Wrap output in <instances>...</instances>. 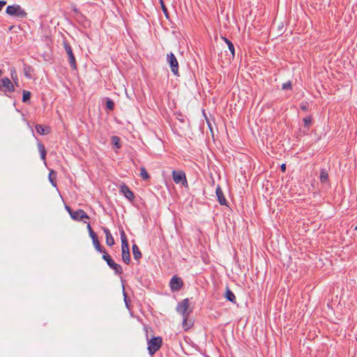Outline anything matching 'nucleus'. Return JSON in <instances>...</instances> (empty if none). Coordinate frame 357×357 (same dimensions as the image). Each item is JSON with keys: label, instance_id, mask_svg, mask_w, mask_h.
Wrapping results in <instances>:
<instances>
[{"label": "nucleus", "instance_id": "obj_34", "mask_svg": "<svg viewBox=\"0 0 357 357\" xmlns=\"http://www.w3.org/2000/svg\"><path fill=\"white\" fill-rule=\"evenodd\" d=\"M282 89L283 90H287L291 89V84L290 82L283 83L282 85Z\"/></svg>", "mask_w": 357, "mask_h": 357}, {"label": "nucleus", "instance_id": "obj_26", "mask_svg": "<svg viewBox=\"0 0 357 357\" xmlns=\"http://www.w3.org/2000/svg\"><path fill=\"white\" fill-rule=\"evenodd\" d=\"M56 177V172L54 170H50V172L49 173L48 178H49L50 183H52V185L54 187L56 186V183L55 182Z\"/></svg>", "mask_w": 357, "mask_h": 357}, {"label": "nucleus", "instance_id": "obj_9", "mask_svg": "<svg viewBox=\"0 0 357 357\" xmlns=\"http://www.w3.org/2000/svg\"><path fill=\"white\" fill-rule=\"evenodd\" d=\"M70 217L76 221H84L85 223H86V221L84 220V219H89V216L82 209H78L77 211H73V212H70Z\"/></svg>", "mask_w": 357, "mask_h": 357}, {"label": "nucleus", "instance_id": "obj_16", "mask_svg": "<svg viewBox=\"0 0 357 357\" xmlns=\"http://www.w3.org/2000/svg\"><path fill=\"white\" fill-rule=\"evenodd\" d=\"M37 146H38V149L40 153V155L41 160L43 161H45L46 155H47V151L45 149L44 144L42 142H38L37 144Z\"/></svg>", "mask_w": 357, "mask_h": 357}, {"label": "nucleus", "instance_id": "obj_27", "mask_svg": "<svg viewBox=\"0 0 357 357\" xmlns=\"http://www.w3.org/2000/svg\"><path fill=\"white\" fill-rule=\"evenodd\" d=\"M106 107L109 110L112 111L114 109V102L112 100L109 98H106Z\"/></svg>", "mask_w": 357, "mask_h": 357}, {"label": "nucleus", "instance_id": "obj_44", "mask_svg": "<svg viewBox=\"0 0 357 357\" xmlns=\"http://www.w3.org/2000/svg\"><path fill=\"white\" fill-rule=\"evenodd\" d=\"M177 127H179L180 128H181V132H183V130H184L187 127H185L184 126H183V127L181 128V126H177Z\"/></svg>", "mask_w": 357, "mask_h": 357}, {"label": "nucleus", "instance_id": "obj_37", "mask_svg": "<svg viewBox=\"0 0 357 357\" xmlns=\"http://www.w3.org/2000/svg\"><path fill=\"white\" fill-rule=\"evenodd\" d=\"M6 4V1H0V11L2 10L3 7Z\"/></svg>", "mask_w": 357, "mask_h": 357}, {"label": "nucleus", "instance_id": "obj_17", "mask_svg": "<svg viewBox=\"0 0 357 357\" xmlns=\"http://www.w3.org/2000/svg\"><path fill=\"white\" fill-rule=\"evenodd\" d=\"M122 260L126 264H129L130 261V255L129 248H121Z\"/></svg>", "mask_w": 357, "mask_h": 357}, {"label": "nucleus", "instance_id": "obj_19", "mask_svg": "<svg viewBox=\"0 0 357 357\" xmlns=\"http://www.w3.org/2000/svg\"><path fill=\"white\" fill-rule=\"evenodd\" d=\"M36 130L40 135H46L50 132V128L41 124H37L36 126Z\"/></svg>", "mask_w": 357, "mask_h": 357}, {"label": "nucleus", "instance_id": "obj_33", "mask_svg": "<svg viewBox=\"0 0 357 357\" xmlns=\"http://www.w3.org/2000/svg\"><path fill=\"white\" fill-rule=\"evenodd\" d=\"M11 77L14 80L15 84L17 86V76L15 69H11Z\"/></svg>", "mask_w": 357, "mask_h": 357}, {"label": "nucleus", "instance_id": "obj_12", "mask_svg": "<svg viewBox=\"0 0 357 357\" xmlns=\"http://www.w3.org/2000/svg\"><path fill=\"white\" fill-rule=\"evenodd\" d=\"M215 193L217 195L218 201L222 206H228L227 200L226 199L224 193L220 185H218L215 189Z\"/></svg>", "mask_w": 357, "mask_h": 357}, {"label": "nucleus", "instance_id": "obj_38", "mask_svg": "<svg viewBox=\"0 0 357 357\" xmlns=\"http://www.w3.org/2000/svg\"><path fill=\"white\" fill-rule=\"evenodd\" d=\"M222 40L225 42V43L227 45L229 44L230 43H231V40H229L228 38H227L226 37H222Z\"/></svg>", "mask_w": 357, "mask_h": 357}, {"label": "nucleus", "instance_id": "obj_6", "mask_svg": "<svg viewBox=\"0 0 357 357\" xmlns=\"http://www.w3.org/2000/svg\"><path fill=\"white\" fill-rule=\"evenodd\" d=\"M172 178L174 183L176 184L181 183L183 185L188 184L185 174L182 170H173L172 172Z\"/></svg>", "mask_w": 357, "mask_h": 357}, {"label": "nucleus", "instance_id": "obj_30", "mask_svg": "<svg viewBox=\"0 0 357 357\" xmlns=\"http://www.w3.org/2000/svg\"><path fill=\"white\" fill-rule=\"evenodd\" d=\"M87 229L89 231V234L90 237L91 238V239L98 236L97 234L92 229L89 223H87Z\"/></svg>", "mask_w": 357, "mask_h": 357}, {"label": "nucleus", "instance_id": "obj_24", "mask_svg": "<svg viewBox=\"0 0 357 357\" xmlns=\"http://www.w3.org/2000/svg\"><path fill=\"white\" fill-rule=\"evenodd\" d=\"M319 178H320V181L322 183L328 182V174L326 169H321Z\"/></svg>", "mask_w": 357, "mask_h": 357}, {"label": "nucleus", "instance_id": "obj_43", "mask_svg": "<svg viewBox=\"0 0 357 357\" xmlns=\"http://www.w3.org/2000/svg\"><path fill=\"white\" fill-rule=\"evenodd\" d=\"M124 301H125V303H126L127 307H128V298H127V296H126V295L125 294H124Z\"/></svg>", "mask_w": 357, "mask_h": 357}, {"label": "nucleus", "instance_id": "obj_11", "mask_svg": "<svg viewBox=\"0 0 357 357\" xmlns=\"http://www.w3.org/2000/svg\"><path fill=\"white\" fill-rule=\"evenodd\" d=\"M176 115V119L178 120V122L174 126V131L177 134H178V132L180 130L177 128V126H180V124H183V126H184L185 127H188L189 123H188V119L182 114L178 113Z\"/></svg>", "mask_w": 357, "mask_h": 357}, {"label": "nucleus", "instance_id": "obj_21", "mask_svg": "<svg viewBox=\"0 0 357 357\" xmlns=\"http://www.w3.org/2000/svg\"><path fill=\"white\" fill-rule=\"evenodd\" d=\"M188 316L189 315H185V317H183L182 325L185 331L189 329L192 325L191 320L188 319Z\"/></svg>", "mask_w": 357, "mask_h": 357}, {"label": "nucleus", "instance_id": "obj_42", "mask_svg": "<svg viewBox=\"0 0 357 357\" xmlns=\"http://www.w3.org/2000/svg\"><path fill=\"white\" fill-rule=\"evenodd\" d=\"M66 209L68 211L70 215V212H73V210H72L71 208L68 206H66Z\"/></svg>", "mask_w": 357, "mask_h": 357}, {"label": "nucleus", "instance_id": "obj_29", "mask_svg": "<svg viewBox=\"0 0 357 357\" xmlns=\"http://www.w3.org/2000/svg\"><path fill=\"white\" fill-rule=\"evenodd\" d=\"M140 176L144 180H146L149 178V175L144 167L140 168Z\"/></svg>", "mask_w": 357, "mask_h": 357}, {"label": "nucleus", "instance_id": "obj_7", "mask_svg": "<svg viewBox=\"0 0 357 357\" xmlns=\"http://www.w3.org/2000/svg\"><path fill=\"white\" fill-rule=\"evenodd\" d=\"M167 61L169 63L172 72L175 75H178V61L172 52L167 54Z\"/></svg>", "mask_w": 357, "mask_h": 357}, {"label": "nucleus", "instance_id": "obj_25", "mask_svg": "<svg viewBox=\"0 0 357 357\" xmlns=\"http://www.w3.org/2000/svg\"><path fill=\"white\" fill-rule=\"evenodd\" d=\"M112 145L117 149L121 147V139L118 136H113L111 138Z\"/></svg>", "mask_w": 357, "mask_h": 357}, {"label": "nucleus", "instance_id": "obj_28", "mask_svg": "<svg viewBox=\"0 0 357 357\" xmlns=\"http://www.w3.org/2000/svg\"><path fill=\"white\" fill-rule=\"evenodd\" d=\"M31 98V92L29 91L24 90L23 96H22V102H26L30 100Z\"/></svg>", "mask_w": 357, "mask_h": 357}, {"label": "nucleus", "instance_id": "obj_8", "mask_svg": "<svg viewBox=\"0 0 357 357\" xmlns=\"http://www.w3.org/2000/svg\"><path fill=\"white\" fill-rule=\"evenodd\" d=\"M63 47H64V49H65V50L66 52V54L68 55V61H69V63L70 65V67L73 69L76 70L77 69V63H76L75 57L74 54L73 52V50L71 48V46L67 42H64L63 43Z\"/></svg>", "mask_w": 357, "mask_h": 357}, {"label": "nucleus", "instance_id": "obj_13", "mask_svg": "<svg viewBox=\"0 0 357 357\" xmlns=\"http://www.w3.org/2000/svg\"><path fill=\"white\" fill-rule=\"evenodd\" d=\"M121 192L123 193L124 196L130 201H132L135 198L134 193L130 190L128 186L126 185V184H123L121 186Z\"/></svg>", "mask_w": 357, "mask_h": 357}, {"label": "nucleus", "instance_id": "obj_3", "mask_svg": "<svg viewBox=\"0 0 357 357\" xmlns=\"http://www.w3.org/2000/svg\"><path fill=\"white\" fill-rule=\"evenodd\" d=\"M146 336L148 342V350L149 354L151 356L153 355L156 352V337L153 335H151V338H149V329L151 332H153L152 329L150 328L145 327Z\"/></svg>", "mask_w": 357, "mask_h": 357}, {"label": "nucleus", "instance_id": "obj_32", "mask_svg": "<svg viewBox=\"0 0 357 357\" xmlns=\"http://www.w3.org/2000/svg\"><path fill=\"white\" fill-rule=\"evenodd\" d=\"M227 46H228L229 50L230 51V52L231 54L232 58H234V56H235V47H234V44L231 42L229 44H228Z\"/></svg>", "mask_w": 357, "mask_h": 357}, {"label": "nucleus", "instance_id": "obj_10", "mask_svg": "<svg viewBox=\"0 0 357 357\" xmlns=\"http://www.w3.org/2000/svg\"><path fill=\"white\" fill-rule=\"evenodd\" d=\"M183 285V282L182 279L176 275L173 276L170 280L169 286L172 291L180 290Z\"/></svg>", "mask_w": 357, "mask_h": 357}, {"label": "nucleus", "instance_id": "obj_2", "mask_svg": "<svg viewBox=\"0 0 357 357\" xmlns=\"http://www.w3.org/2000/svg\"><path fill=\"white\" fill-rule=\"evenodd\" d=\"M0 91L6 96H8V93L15 91L14 84L8 77H3L0 79Z\"/></svg>", "mask_w": 357, "mask_h": 357}, {"label": "nucleus", "instance_id": "obj_15", "mask_svg": "<svg viewBox=\"0 0 357 357\" xmlns=\"http://www.w3.org/2000/svg\"><path fill=\"white\" fill-rule=\"evenodd\" d=\"M225 298L232 303H236V296L228 287L226 288Z\"/></svg>", "mask_w": 357, "mask_h": 357}, {"label": "nucleus", "instance_id": "obj_4", "mask_svg": "<svg viewBox=\"0 0 357 357\" xmlns=\"http://www.w3.org/2000/svg\"><path fill=\"white\" fill-rule=\"evenodd\" d=\"M102 257L107 262V265L114 271L116 274H121L123 273L121 266L115 263L107 252H105Z\"/></svg>", "mask_w": 357, "mask_h": 357}, {"label": "nucleus", "instance_id": "obj_20", "mask_svg": "<svg viewBox=\"0 0 357 357\" xmlns=\"http://www.w3.org/2000/svg\"><path fill=\"white\" fill-rule=\"evenodd\" d=\"M303 126L307 130H309L312 123V117L311 115H308L303 119Z\"/></svg>", "mask_w": 357, "mask_h": 357}, {"label": "nucleus", "instance_id": "obj_46", "mask_svg": "<svg viewBox=\"0 0 357 357\" xmlns=\"http://www.w3.org/2000/svg\"><path fill=\"white\" fill-rule=\"evenodd\" d=\"M162 175H163L164 177H165L166 172H162Z\"/></svg>", "mask_w": 357, "mask_h": 357}, {"label": "nucleus", "instance_id": "obj_31", "mask_svg": "<svg viewBox=\"0 0 357 357\" xmlns=\"http://www.w3.org/2000/svg\"><path fill=\"white\" fill-rule=\"evenodd\" d=\"M159 1H160V3L161 8L162 9V11H163L165 17L168 19L169 18V13H168V11H167V8L165 6L164 2H163L162 0H159Z\"/></svg>", "mask_w": 357, "mask_h": 357}, {"label": "nucleus", "instance_id": "obj_36", "mask_svg": "<svg viewBox=\"0 0 357 357\" xmlns=\"http://www.w3.org/2000/svg\"><path fill=\"white\" fill-rule=\"evenodd\" d=\"M300 107L303 111H307L308 109L307 106L305 104H303V103L301 104Z\"/></svg>", "mask_w": 357, "mask_h": 357}, {"label": "nucleus", "instance_id": "obj_40", "mask_svg": "<svg viewBox=\"0 0 357 357\" xmlns=\"http://www.w3.org/2000/svg\"><path fill=\"white\" fill-rule=\"evenodd\" d=\"M222 40L225 42V43L227 45L229 44L230 43H231V40H229L228 38H227L226 37H222Z\"/></svg>", "mask_w": 357, "mask_h": 357}, {"label": "nucleus", "instance_id": "obj_45", "mask_svg": "<svg viewBox=\"0 0 357 357\" xmlns=\"http://www.w3.org/2000/svg\"><path fill=\"white\" fill-rule=\"evenodd\" d=\"M208 127L210 128V130L212 131V127H211V125L209 122H208Z\"/></svg>", "mask_w": 357, "mask_h": 357}, {"label": "nucleus", "instance_id": "obj_18", "mask_svg": "<svg viewBox=\"0 0 357 357\" xmlns=\"http://www.w3.org/2000/svg\"><path fill=\"white\" fill-rule=\"evenodd\" d=\"M93 244L96 248V250L99 252L105 254L106 252V250L100 245L98 236L92 239Z\"/></svg>", "mask_w": 357, "mask_h": 357}, {"label": "nucleus", "instance_id": "obj_41", "mask_svg": "<svg viewBox=\"0 0 357 357\" xmlns=\"http://www.w3.org/2000/svg\"><path fill=\"white\" fill-rule=\"evenodd\" d=\"M280 169H281V171L282 172H284L286 171V165L285 164H282L280 167Z\"/></svg>", "mask_w": 357, "mask_h": 357}, {"label": "nucleus", "instance_id": "obj_22", "mask_svg": "<svg viewBox=\"0 0 357 357\" xmlns=\"http://www.w3.org/2000/svg\"><path fill=\"white\" fill-rule=\"evenodd\" d=\"M121 239V248H129L128 240L123 230L120 232Z\"/></svg>", "mask_w": 357, "mask_h": 357}, {"label": "nucleus", "instance_id": "obj_23", "mask_svg": "<svg viewBox=\"0 0 357 357\" xmlns=\"http://www.w3.org/2000/svg\"><path fill=\"white\" fill-rule=\"evenodd\" d=\"M132 255L135 259L138 260L142 257L141 252L136 244L132 245Z\"/></svg>", "mask_w": 357, "mask_h": 357}, {"label": "nucleus", "instance_id": "obj_39", "mask_svg": "<svg viewBox=\"0 0 357 357\" xmlns=\"http://www.w3.org/2000/svg\"><path fill=\"white\" fill-rule=\"evenodd\" d=\"M222 40L225 42V43L227 45L229 44L230 43H231V40H229L228 38H227L226 37H222Z\"/></svg>", "mask_w": 357, "mask_h": 357}, {"label": "nucleus", "instance_id": "obj_14", "mask_svg": "<svg viewBox=\"0 0 357 357\" xmlns=\"http://www.w3.org/2000/svg\"><path fill=\"white\" fill-rule=\"evenodd\" d=\"M102 230L106 236V244L109 246H112L114 244V239L110 233V231L107 227H102Z\"/></svg>", "mask_w": 357, "mask_h": 357}, {"label": "nucleus", "instance_id": "obj_1", "mask_svg": "<svg viewBox=\"0 0 357 357\" xmlns=\"http://www.w3.org/2000/svg\"><path fill=\"white\" fill-rule=\"evenodd\" d=\"M6 12L8 15L19 19L26 18L27 15L26 11L18 4L7 6Z\"/></svg>", "mask_w": 357, "mask_h": 357}, {"label": "nucleus", "instance_id": "obj_35", "mask_svg": "<svg viewBox=\"0 0 357 357\" xmlns=\"http://www.w3.org/2000/svg\"><path fill=\"white\" fill-rule=\"evenodd\" d=\"M162 343V337L158 336V350H159L160 348L161 347Z\"/></svg>", "mask_w": 357, "mask_h": 357}, {"label": "nucleus", "instance_id": "obj_5", "mask_svg": "<svg viewBox=\"0 0 357 357\" xmlns=\"http://www.w3.org/2000/svg\"><path fill=\"white\" fill-rule=\"evenodd\" d=\"M190 307V301L188 298L183 299L181 302L178 303L176 306V312L181 314L182 317L189 315L190 310H188Z\"/></svg>", "mask_w": 357, "mask_h": 357}]
</instances>
